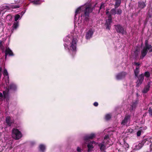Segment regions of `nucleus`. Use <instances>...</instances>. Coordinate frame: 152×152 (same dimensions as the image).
<instances>
[{
	"label": "nucleus",
	"instance_id": "38",
	"mask_svg": "<svg viewBox=\"0 0 152 152\" xmlns=\"http://www.w3.org/2000/svg\"><path fill=\"white\" fill-rule=\"evenodd\" d=\"M98 105V104L97 102H95L94 103V105L96 107Z\"/></svg>",
	"mask_w": 152,
	"mask_h": 152
},
{
	"label": "nucleus",
	"instance_id": "2",
	"mask_svg": "<svg viewBox=\"0 0 152 152\" xmlns=\"http://www.w3.org/2000/svg\"><path fill=\"white\" fill-rule=\"evenodd\" d=\"M64 45L65 49H67L70 52H72V54L75 53L76 51L77 43V40L75 38H72L71 36H67L64 38Z\"/></svg>",
	"mask_w": 152,
	"mask_h": 152
},
{
	"label": "nucleus",
	"instance_id": "32",
	"mask_svg": "<svg viewBox=\"0 0 152 152\" xmlns=\"http://www.w3.org/2000/svg\"><path fill=\"white\" fill-rule=\"evenodd\" d=\"M20 18V16L19 15H16L15 16V21H17L18 19Z\"/></svg>",
	"mask_w": 152,
	"mask_h": 152
},
{
	"label": "nucleus",
	"instance_id": "22",
	"mask_svg": "<svg viewBox=\"0 0 152 152\" xmlns=\"http://www.w3.org/2000/svg\"><path fill=\"white\" fill-rule=\"evenodd\" d=\"M121 3V0H115V8H117L120 5Z\"/></svg>",
	"mask_w": 152,
	"mask_h": 152
},
{
	"label": "nucleus",
	"instance_id": "14",
	"mask_svg": "<svg viewBox=\"0 0 152 152\" xmlns=\"http://www.w3.org/2000/svg\"><path fill=\"white\" fill-rule=\"evenodd\" d=\"M133 65L136 66L135 69L134 70V73L135 76L137 77L139 72V65H140V64L138 63L134 62Z\"/></svg>",
	"mask_w": 152,
	"mask_h": 152
},
{
	"label": "nucleus",
	"instance_id": "24",
	"mask_svg": "<svg viewBox=\"0 0 152 152\" xmlns=\"http://www.w3.org/2000/svg\"><path fill=\"white\" fill-rule=\"evenodd\" d=\"M39 147L40 151L42 152L44 151L45 149V146L44 145L42 144L40 145Z\"/></svg>",
	"mask_w": 152,
	"mask_h": 152
},
{
	"label": "nucleus",
	"instance_id": "27",
	"mask_svg": "<svg viewBox=\"0 0 152 152\" xmlns=\"http://www.w3.org/2000/svg\"><path fill=\"white\" fill-rule=\"evenodd\" d=\"M31 2L34 4L36 5H39L40 4L39 1V0H35L34 1H31Z\"/></svg>",
	"mask_w": 152,
	"mask_h": 152
},
{
	"label": "nucleus",
	"instance_id": "16",
	"mask_svg": "<svg viewBox=\"0 0 152 152\" xmlns=\"http://www.w3.org/2000/svg\"><path fill=\"white\" fill-rule=\"evenodd\" d=\"M8 54L10 56H13V53L12 51L9 48H7L5 50V58H6L7 55Z\"/></svg>",
	"mask_w": 152,
	"mask_h": 152
},
{
	"label": "nucleus",
	"instance_id": "8",
	"mask_svg": "<svg viewBox=\"0 0 152 152\" xmlns=\"http://www.w3.org/2000/svg\"><path fill=\"white\" fill-rule=\"evenodd\" d=\"M115 29L117 32L123 35L126 34V31L120 25H115Z\"/></svg>",
	"mask_w": 152,
	"mask_h": 152
},
{
	"label": "nucleus",
	"instance_id": "19",
	"mask_svg": "<svg viewBox=\"0 0 152 152\" xmlns=\"http://www.w3.org/2000/svg\"><path fill=\"white\" fill-rule=\"evenodd\" d=\"M9 88L10 90L15 91L17 89V86L15 84L11 83L10 85Z\"/></svg>",
	"mask_w": 152,
	"mask_h": 152
},
{
	"label": "nucleus",
	"instance_id": "15",
	"mask_svg": "<svg viewBox=\"0 0 152 152\" xmlns=\"http://www.w3.org/2000/svg\"><path fill=\"white\" fill-rule=\"evenodd\" d=\"M126 75V73L125 72H122L117 74L116 76L117 80H119L124 78Z\"/></svg>",
	"mask_w": 152,
	"mask_h": 152
},
{
	"label": "nucleus",
	"instance_id": "20",
	"mask_svg": "<svg viewBox=\"0 0 152 152\" xmlns=\"http://www.w3.org/2000/svg\"><path fill=\"white\" fill-rule=\"evenodd\" d=\"M137 103V101H135L132 103L131 105V107L130 108V109L131 110H132L135 109L136 107Z\"/></svg>",
	"mask_w": 152,
	"mask_h": 152
},
{
	"label": "nucleus",
	"instance_id": "10",
	"mask_svg": "<svg viewBox=\"0 0 152 152\" xmlns=\"http://www.w3.org/2000/svg\"><path fill=\"white\" fill-rule=\"evenodd\" d=\"M9 87L6 88V90L3 92V94L1 93H0V99L2 100L3 98L4 99H7L8 97V94L9 92Z\"/></svg>",
	"mask_w": 152,
	"mask_h": 152
},
{
	"label": "nucleus",
	"instance_id": "17",
	"mask_svg": "<svg viewBox=\"0 0 152 152\" xmlns=\"http://www.w3.org/2000/svg\"><path fill=\"white\" fill-rule=\"evenodd\" d=\"M6 121L7 124L9 126H10L13 121H12L10 119V116H7L6 118Z\"/></svg>",
	"mask_w": 152,
	"mask_h": 152
},
{
	"label": "nucleus",
	"instance_id": "7",
	"mask_svg": "<svg viewBox=\"0 0 152 152\" xmlns=\"http://www.w3.org/2000/svg\"><path fill=\"white\" fill-rule=\"evenodd\" d=\"M95 136V134L94 133H91L90 134L85 136L83 139L84 142L83 144H85L87 142H88L89 139H91L94 138Z\"/></svg>",
	"mask_w": 152,
	"mask_h": 152
},
{
	"label": "nucleus",
	"instance_id": "9",
	"mask_svg": "<svg viewBox=\"0 0 152 152\" xmlns=\"http://www.w3.org/2000/svg\"><path fill=\"white\" fill-rule=\"evenodd\" d=\"M130 121V115H126L124 119L122 121L121 125H127L129 124Z\"/></svg>",
	"mask_w": 152,
	"mask_h": 152
},
{
	"label": "nucleus",
	"instance_id": "35",
	"mask_svg": "<svg viewBox=\"0 0 152 152\" xmlns=\"http://www.w3.org/2000/svg\"><path fill=\"white\" fill-rule=\"evenodd\" d=\"M104 3H102L101 4V5L100 7V9H101L102 8H104Z\"/></svg>",
	"mask_w": 152,
	"mask_h": 152
},
{
	"label": "nucleus",
	"instance_id": "23",
	"mask_svg": "<svg viewBox=\"0 0 152 152\" xmlns=\"http://www.w3.org/2000/svg\"><path fill=\"white\" fill-rule=\"evenodd\" d=\"M146 6V4L143 2H140L138 3V7L141 8H143Z\"/></svg>",
	"mask_w": 152,
	"mask_h": 152
},
{
	"label": "nucleus",
	"instance_id": "33",
	"mask_svg": "<svg viewBox=\"0 0 152 152\" xmlns=\"http://www.w3.org/2000/svg\"><path fill=\"white\" fill-rule=\"evenodd\" d=\"M144 75V76H145L147 77H149L150 76V74L148 72H145Z\"/></svg>",
	"mask_w": 152,
	"mask_h": 152
},
{
	"label": "nucleus",
	"instance_id": "21",
	"mask_svg": "<svg viewBox=\"0 0 152 152\" xmlns=\"http://www.w3.org/2000/svg\"><path fill=\"white\" fill-rule=\"evenodd\" d=\"M143 145V143H140L137 145L135 146V147L134 148V150H138L140 149L142 147Z\"/></svg>",
	"mask_w": 152,
	"mask_h": 152
},
{
	"label": "nucleus",
	"instance_id": "40",
	"mask_svg": "<svg viewBox=\"0 0 152 152\" xmlns=\"http://www.w3.org/2000/svg\"><path fill=\"white\" fill-rule=\"evenodd\" d=\"M25 12V11L24 12H23V11L22 12H21V14L22 15H23L24 14Z\"/></svg>",
	"mask_w": 152,
	"mask_h": 152
},
{
	"label": "nucleus",
	"instance_id": "30",
	"mask_svg": "<svg viewBox=\"0 0 152 152\" xmlns=\"http://www.w3.org/2000/svg\"><path fill=\"white\" fill-rule=\"evenodd\" d=\"M12 16L10 15H8L7 16L6 19L8 21H10L12 20Z\"/></svg>",
	"mask_w": 152,
	"mask_h": 152
},
{
	"label": "nucleus",
	"instance_id": "5",
	"mask_svg": "<svg viewBox=\"0 0 152 152\" xmlns=\"http://www.w3.org/2000/svg\"><path fill=\"white\" fill-rule=\"evenodd\" d=\"M145 45L141 52V59H142L147 54L148 51L152 52V46L148 43V40H146L145 41Z\"/></svg>",
	"mask_w": 152,
	"mask_h": 152
},
{
	"label": "nucleus",
	"instance_id": "11",
	"mask_svg": "<svg viewBox=\"0 0 152 152\" xmlns=\"http://www.w3.org/2000/svg\"><path fill=\"white\" fill-rule=\"evenodd\" d=\"M94 31L92 28H90L86 32L85 37L87 39H89L91 38L94 33Z\"/></svg>",
	"mask_w": 152,
	"mask_h": 152
},
{
	"label": "nucleus",
	"instance_id": "29",
	"mask_svg": "<svg viewBox=\"0 0 152 152\" xmlns=\"http://www.w3.org/2000/svg\"><path fill=\"white\" fill-rule=\"evenodd\" d=\"M111 117V115L110 114H107L105 116V119L106 120H109Z\"/></svg>",
	"mask_w": 152,
	"mask_h": 152
},
{
	"label": "nucleus",
	"instance_id": "39",
	"mask_svg": "<svg viewBox=\"0 0 152 152\" xmlns=\"http://www.w3.org/2000/svg\"><path fill=\"white\" fill-rule=\"evenodd\" d=\"M151 15L149 14V12H148V17L149 18H151Z\"/></svg>",
	"mask_w": 152,
	"mask_h": 152
},
{
	"label": "nucleus",
	"instance_id": "6",
	"mask_svg": "<svg viewBox=\"0 0 152 152\" xmlns=\"http://www.w3.org/2000/svg\"><path fill=\"white\" fill-rule=\"evenodd\" d=\"M13 137L16 140H18L22 137L21 132L16 129H13L12 131Z\"/></svg>",
	"mask_w": 152,
	"mask_h": 152
},
{
	"label": "nucleus",
	"instance_id": "36",
	"mask_svg": "<svg viewBox=\"0 0 152 152\" xmlns=\"http://www.w3.org/2000/svg\"><path fill=\"white\" fill-rule=\"evenodd\" d=\"M77 150L78 152H80L82 150L80 148L78 147L77 148Z\"/></svg>",
	"mask_w": 152,
	"mask_h": 152
},
{
	"label": "nucleus",
	"instance_id": "4",
	"mask_svg": "<svg viewBox=\"0 0 152 152\" xmlns=\"http://www.w3.org/2000/svg\"><path fill=\"white\" fill-rule=\"evenodd\" d=\"M110 139L108 135H106L104 140L101 142L97 143L99 148L101 151H104L112 144L110 142Z\"/></svg>",
	"mask_w": 152,
	"mask_h": 152
},
{
	"label": "nucleus",
	"instance_id": "13",
	"mask_svg": "<svg viewBox=\"0 0 152 152\" xmlns=\"http://www.w3.org/2000/svg\"><path fill=\"white\" fill-rule=\"evenodd\" d=\"M3 75L4 76V79L7 85L9 83V76L7 70L5 69L3 71Z\"/></svg>",
	"mask_w": 152,
	"mask_h": 152
},
{
	"label": "nucleus",
	"instance_id": "28",
	"mask_svg": "<svg viewBox=\"0 0 152 152\" xmlns=\"http://www.w3.org/2000/svg\"><path fill=\"white\" fill-rule=\"evenodd\" d=\"M138 79L141 80V81L142 82L143 80L144 79V75L143 74H142L140 75L138 77Z\"/></svg>",
	"mask_w": 152,
	"mask_h": 152
},
{
	"label": "nucleus",
	"instance_id": "31",
	"mask_svg": "<svg viewBox=\"0 0 152 152\" xmlns=\"http://www.w3.org/2000/svg\"><path fill=\"white\" fill-rule=\"evenodd\" d=\"M142 81H141V80L138 79V80L136 82L137 86V87L139 86L142 84Z\"/></svg>",
	"mask_w": 152,
	"mask_h": 152
},
{
	"label": "nucleus",
	"instance_id": "12",
	"mask_svg": "<svg viewBox=\"0 0 152 152\" xmlns=\"http://www.w3.org/2000/svg\"><path fill=\"white\" fill-rule=\"evenodd\" d=\"M96 144H97V143L94 141L88 142L87 145L88 148V152H90L92 151L94 147V145H95Z\"/></svg>",
	"mask_w": 152,
	"mask_h": 152
},
{
	"label": "nucleus",
	"instance_id": "37",
	"mask_svg": "<svg viewBox=\"0 0 152 152\" xmlns=\"http://www.w3.org/2000/svg\"><path fill=\"white\" fill-rule=\"evenodd\" d=\"M141 131H139L137 132V135L138 136H140L141 134Z\"/></svg>",
	"mask_w": 152,
	"mask_h": 152
},
{
	"label": "nucleus",
	"instance_id": "25",
	"mask_svg": "<svg viewBox=\"0 0 152 152\" xmlns=\"http://www.w3.org/2000/svg\"><path fill=\"white\" fill-rule=\"evenodd\" d=\"M8 7L9 8H17L19 7V6L18 5H10L9 6H6L5 7Z\"/></svg>",
	"mask_w": 152,
	"mask_h": 152
},
{
	"label": "nucleus",
	"instance_id": "18",
	"mask_svg": "<svg viewBox=\"0 0 152 152\" xmlns=\"http://www.w3.org/2000/svg\"><path fill=\"white\" fill-rule=\"evenodd\" d=\"M150 83H148L147 85L144 87L142 91V92L144 93H147L149 90L150 86Z\"/></svg>",
	"mask_w": 152,
	"mask_h": 152
},
{
	"label": "nucleus",
	"instance_id": "1",
	"mask_svg": "<svg viewBox=\"0 0 152 152\" xmlns=\"http://www.w3.org/2000/svg\"><path fill=\"white\" fill-rule=\"evenodd\" d=\"M92 9L89 4H85L78 8L76 10L74 18L75 23H77L78 26L82 22V17L84 18L85 21L88 20L89 14L92 12Z\"/></svg>",
	"mask_w": 152,
	"mask_h": 152
},
{
	"label": "nucleus",
	"instance_id": "34",
	"mask_svg": "<svg viewBox=\"0 0 152 152\" xmlns=\"http://www.w3.org/2000/svg\"><path fill=\"white\" fill-rule=\"evenodd\" d=\"M148 112L150 115H152V110L151 107H150L148 109Z\"/></svg>",
	"mask_w": 152,
	"mask_h": 152
},
{
	"label": "nucleus",
	"instance_id": "3",
	"mask_svg": "<svg viewBox=\"0 0 152 152\" xmlns=\"http://www.w3.org/2000/svg\"><path fill=\"white\" fill-rule=\"evenodd\" d=\"M116 8H113L111 10L109 13L108 9L106 10V14L108 16L106 19V23H105V26L107 30H110L111 26V23L112 22L111 15H115V14L120 15L122 13V10L120 9H116Z\"/></svg>",
	"mask_w": 152,
	"mask_h": 152
},
{
	"label": "nucleus",
	"instance_id": "26",
	"mask_svg": "<svg viewBox=\"0 0 152 152\" xmlns=\"http://www.w3.org/2000/svg\"><path fill=\"white\" fill-rule=\"evenodd\" d=\"M18 26V22H16L14 23L13 26H12L13 28L12 30H13L15 29H16Z\"/></svg>",
	"mask_w": 152,
	"mask_h": 152
}]
</instances>
